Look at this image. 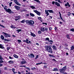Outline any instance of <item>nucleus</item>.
<instances>
[{
    "label": "nucleus",
    "instance_id": "nucleus-61",
    "mask_svg": "<svg viewBox=\"0 0 74 74\" xmlns=\"http://www.w3.org/2000/svg\"><path fill=\"white\" fill-rule=\"evenodd\" d=\"M9 58L10 59H12L13 58L11 56H9Z\"/></svg>",
    "mask_w": 74,
    "mask_h": 74
},
{
    "label": "nucleus",
    "instance_id": "nucleus-59",
    "mask_svg": "<svg viewBox=\"0 0 74 74\" xmlns=\"http://www.w3.org/2000/svg\"><path fill=\"white\" fill-rule=\"evenodd\" d=\"M57 1L59 3H61V2L60 1V0H57Z\"/></svg>",
    "mask_w": 74,
    "mask_h": 74
},
{
    "label": "nucleus",
    "instance_id": "nucleus-11",
    "mask_svg": "<svg viewBox=\"0 0 74 74\" xmlns=\"http://www.w3.org/2000/svg\"><path fill=\"white\" fill-rule=\"evenodd\" d=\"M55 4H56V5H57V7H60V6L59 3H58V2H55Z\"/></svg>",
    "mask_w": 74,
    "mask_h": 74
},
{
    "label": "nucleus",
    "instance_id": "nucleus-62",
    "mask_svg": "<svg viewBox=\"0 0 74 74\" xmlns=\"http://www.w3.org/2000/svg\"><path fill=\"white\" fill-rule=\"evenodd\" d=\"M52 27H50L49 28V29L50 30H52Z\"/></svg>",
    "mask_w": 74,
    "mask_h": 74
},
{
    "label": "nucleus",
    "instance_id": "nucleus-26",
    "mask_svg": "<svg viewBox=\"0 0 74 74\" xmlns=\"http://www.w3.org/2000/svg\"><path fill=\"white\" fill-rule=\"evenodd\" d=\"M14 58H18L19 57H18V56H17V55L16 54H14Z\"/></svg>",
    "mask_w": 74,
    "mask_h": 74
},
{
    "label": "nucleus",
    "instance_id": "nucleus-10",
    "mask_svg": "<svg viewBox=\"0 0 74 74\" xmlns=\"http://www.w3.org/2000/svg\"><path fill=\"white\" fill-rule=\"evenodd\" d=\"M31 36H32V37H34L36 36V35L35 34L32 32H31Z\"/></svg>",
    "mask_w": 74,
    "mask_h": 74
},
{
    "label": "nucleus",
    "instance_id": "nucleus-5",
    "mask_svg": "<svg viewBox=\"0 0 74 74\" xmlns=\"http://www.w3.org/2000/svg\"><path fill=\"white\" fill-rule=\"evenodd\" d=\"M34 12H35V13H36V14L39 16H40V15H41V13L40 12H39L37 11V10H34Z\"/></svg>",
    "mask_w": 74,
    "mask_h": 74
},
{
    "label": "nucleus",
    "instance_id": "nucleus-28",
    "mask_svg": "<svg viewBox=\"0 0 74 74\" xmlns=\"http://www.w3.org/2000/svg\"><path fill=\"white\" fill-rule=\"evenodd\" d=\"M34 1H35L36 2H37L38 4H40V1L38 0H34Z\"/></svg>",
    "mask_w": 74,
    "mask_h": 74
},
{
    "label": "nucleus",
    "instance_id": "nucleus-30",
    "mask_svg": "<svg viewBox=\"0 0 74 74\" xmlns=\"http://www.w3.org/2000/svg\"><path fill=\"white\" fill-rule=\"evenodd\" d=\"M49 38H47L45 39V41H48L49 42Z\"/></svg>",
    "mask_w": 74,
    "mask_h": 74
},
{
    "label": "nucleus",
    "instance_id": "nucleus-35",
    "mask_svg": "<svg viewBox=\"0 0 74 74\" xmlns=\"http://www.w3.org/2000/svg\"><path fill=\"white\" fill-rule=\"evenodd\" d=\"M30 8H31L32 9H33V10H34L35 8V7L33 6H32L30 7Z\"/></svg>",
    "mask_w": 74,
    "mask_h": 74
},
{
    "label": "nucleus",
    "instance_id": "nucleus-36",
    "mask_svg": "<svg viewBox=\"0 0 74 74\" xmlns=\"http://www.w3.org/2000/svg\"><path fill=\"white\" fill-rule=\"evenodd\" d=\"M74 46H72L71 47V51H72V50H73V49H74Z\"/></svg>",
    "mask_w": 74,
    "mask_h": 74
},
{
    "label": "nucleus",
    "instance_id": "nucleus-29",
    "mask_svg": "<svg viewBox=\"0 0 74 74\" xmlns=\"http://www.w3.org/2000/svg\"><path fill=\"white\" fill-rule=\"evenodd\" d=\"M8 63H9L12 64L14 63V62L10 60L8 62Z\"/></svg>",
    "mask_w": 74,
    "mask_h": 74
},
{
    "label": "nucleus",
    "instance_id": "nucleus-56",
    "mask_svg": "<svg viewBox=\"0 0 74 74\" xmlns=\"http://www.w3.org/2000/svg\"><path fill=\"white\" fill-rule=\"evenodd\" d=\"M28 56H29V58H31V54H30V55L29 54L28 55Z\"/></svg>",
    "mask_w": 74,
    "mask_h": 74
},
{
    "label": "nucleus",
    "instance_id": "nucleus-1",
    "mask_svg": "<svg viewBox=\"0 0 74 74\" xmlns=\"http://www.w3.org/2000/svg\"><path fill=\"white\" fill-rule=\"evenodd\" d=\"M45 49L47 51L51 53H52L53 51H52V48L50 46L46 45L45 46Z\"/></svg>",
    "mask_w": 74,
    "mask_h": 74
},
{
    "label": "nucleus",
    "instance_id": "nucleus-51",
    "mask_svg": "<svg viewBox=\"0 0 74 74\" xmlns=\"http://www.w3.org/2000/svg\"><path fill=\"white\" fill-rule=\"evenodd\" d=\"M4 9L5 10V11H7V10H8V9H7V8H4Z\"/></svg>",
    "mask_w": 74,
    "mask_h": 74
},
{
    "label": "nucleus",
    "instance_id": "nucleus-32",
    "mask_svg": "<svg viewBox=\"0 0 74 74\" xmlns=\"http://www.w3.org/2000/svg\"><path fill=\"white\" fill-rule=\"evenodd\" d=\"M66 69V66H65L63 67V68H62L61 70H65Z\"/></svg>",
    "mask_w": 74,
    "mask_h": 74
},
{
    "label": "nucleus",
    "instance_id": "nucleus-41",
    "mask_svg": "<svg viewBox=\"0 0 74 74\" xmlns=\"http://www.w3.org/2000/svg\"><path fill=\"white\" fill-rule=\"evenodd\" d=\"M49 56H50V57H52V58H54V56H53L52 55H51V54H49Z\"/></svg>",
    "mask_w": 74,
    "mask_h": 74
},
{
    "label": "nucleus",
    "instance_id": "nucleus-44",
    "mask_svg": "<svg viewBox=\"0 0 74 74\" xmlns=\"http://www.w3.org/2000/svg\"><path fill=\"white\" fill-rule=\"evenodd\" d=\"M0 26H1L2 27H3V28H5V27L3 25L1 24H0Z\"/></svg>",
    "mask_w": 74,
    "mask_h": 74
},
{
    "label": "nucleus",
    "instance_id": "nucleus-49",
    "mask_svg": "<svg viewBox=\"0 0 74 74\" xmlns=\"http://www.w3.org/2000/svg\"><path fill=\"white\" fill-rule=\"evenodd\" d=\"M55 2L54 1H52V3L53 5H54V4H55Z\"/></svg>",
    "mask_w": 74,
    "mask_h": 74
},
{
    "label": "nucleus",
    "instance_id": "nucleus-63",
    "mask_svg": "<svg viewBox=\"0 0 74 74\" xmlns=\"http://www.w3.org/2000/svg\"><path fill=\"white\" fill-rule=\"evenodd\" d=\"M65 6H68V4H65Z\"/></svg>",
    "mask_w": 74,
    "mask_h": 74
},
{
    "label": "nucleus",
    "instance_id": "nucleus-40",
    "mask_svg": "<svg viewBox=\"0 0 74 74\" xmlns=\"http://www.w3.org/2000/svg\"><path fill=\"white\" fill-rule=\"evenodd\" d=\"M12 4V2H11L9 3V7H11V5Z\"/></svg>",
    "mask_w": 74,
    "mask_h": 74
},
{
    "label": "nucleus",
    "instance_id": "nucleus-27",
    "mask_svg": "<svg viewBox=\"0 0 74 74\" xmlns=\"http://www.w3.org/2000/svg\"><path fill=\"white\" fill-rule=\"evenodd\" d=\"M49 42H50V44L52 45V43L53 42V41L52 40H50V41H49Z\"/></svg>",
    "mask_w": 74,
    "mask_h": 74
},
{
    "label": "nucleus",
    "instance_id": "nucleus-31",
    "mask_svg": "<svg viewBox=\"0 0 74 74\" xmlns=\"http://www.w3.org/2000/svg\"><path fill=\"white\" fill-rule=\"evenodd\" d=\"M21 29H17L16 30V31L17 32V33H19L20 32H21Z\"/></svg>",
    "mask_w": 74,
    "mask_h": 74
},
{
    "label": "nucleus",
    "instance_id": "nucleus-15",
    "mask_svg": "<svg viewBox=\"0 0 74 74\" xmlns=\"http://www.w3.org/2000/svg\"><path fill=\"white\" fill-rule=\"evenodd\" d=\"M60 71L61 73H62V74H64V70H63L62 69H60Z\"/></svg>",
    "mask_w": 74,
    "mask_h": 74
},
{
    "label": "nucleus",
    "instance_id": "nucleus-60",
    "mask_svg": "<svg viewBox=\"0 0 74 74\" xmlns=\"http://www.w3.org/2000/svg\"><path fill=\"white\" fill-rule=\"evenodd\" d=\"M23 42H24L26 43V40H23Z\"/></svg>",
    "mask_w": 74,
    "mask_h": 74
},
{
    "label": "nucleus",
    "instance_id": "nucleus-64",
    "mask_svg": "<svg viewBox=\"0 0 74 74\" xmlns=\"http://www.w3.org/2000/svg\"><path fill=\"white\" fill-rule=\"evenodd\" d=\"M36 45H38H38H39V44L37 43H36Z\"/></svg>",
    "mask_w": 74,
    "mask_h": 74
},
{
    "label": "nucleus",
    "instance_id": "nucleus-21",
    "mask_svg": "<svg viewBox=\"0 0 74 74\" xmlns=\"http://www.w3.org/2000/svg\"><path fill=\"white\" fill-rule=\"evenodd\" d=\"M53 71H58V69L57 68H54L52 70Z\"/></svg>",
    "mask_w": 74,
    "mask_h": 74
},
{
    "label": "nucleus",
    "instance_id": "nucleus-39",
    "mask_svg": "<svg viewBox=\"0 0 74 74\" xmlns=\"http://www.w3.org/2000/svg\"><path fill=\"white\" fill-rule=\"evenodd\" d=\"M52 48H53V49H55V50H56V49H55V48H56V47H55V46H52Z\"/></svg>",
    "mask_w": 74,
    "mask_h": 74
},
{
    "label": "nucleus",
    "instance_id": "nucleus-6",
    "mask_svg": "<svg viewBox=\"0 0 74 74\" xmlns=\"http://www.w3.org/2000/svg\"><path fill=\"white\" fill-rule=\"evenodd\" d=\"M26 63V61L24 59H22V61H21V64H24Z\"/></svg>",
    "mask_w": 74,
    "mask_h": 74
},
{
    "label": "nucleus",
    "instance_id": "nucleus-58",
    "mask_svg": "<svg viewBox=\"0 0 74 74\" xmlns=\"http://www.w3.org/2000/svg\"><path fill=\"white\" fill-rule=\"evenodd\" d=\"M0 63H4V61H3L0 60Z\"/></svg>",
    "mask_w": 74,
    "mask_h": 74
},
{
    "label": "nucleus",
    "instance_id": "nucleus-9",
    "mask_svg": "<svg viewBox=\"0 0 74 74\" xmlns=\"http://www.w3.org/2000/svg\"><path fill=\"white\" fill-rule=\"evenodd\" d=\"M20 67H25L26 69H27L28 70H29V71H30L31 69H30V68H29V67H26L25 66H20Z\"/></svg>",
    "mask_w": 74,
    "mask_h": 74
},
{
    "label": "nucleus",
    "instance_id": "nucleus-52",
    "mask_svg": "<svg viewBox=\"0 0 74 74\" xmlns=\"http://www.w3.org/2000/svg\"><path fill=\"white\" fill-rule=\"evenodd\" d=\"M4 70H7V68L6 67H5L4 68Z\"/></svg>",
    "mask_w": 74,
    "mask_h": 74
},
{
    "label": "nucleus",
    "instance_id": "nucleus-4",
    "mask_svg": "<svg viewBox=\"0 0 74 74\" xmlns=\"http://www.w3.org/2000/svg\"><path fill=\"white\" fill-rule=\"evenodd\" d=\"M10 0L12 1H14V2L16 4L18 5H19L20 6H21V5L19 3V2H18V1H17V0Z\"/></svg>",
    "mask_w": 74,
    "mask_h": 74
},
{
    "label": "nucleus",
    "instance_id": "nucleus-20",
    "mask_svg": "<svg viewBox=\"0 0 74 74\" xmlns=\"http://www.w3.org/2000/svg\"><path fill=\"white\" fill-rule=\"evenodd\" d=\"M35 56L34 54L33 53L31 54V58H34Z\"/></svg>",
    "mask_w": 74,
    "mask_h": 74
},
{
    "label": "nucleus",
    "instance_id": "nucleus-48",
    "mask_svg": "<svg viewBox=\"0 0 74 74\" xmlns=\"http://www.w3.org/2000/svg\"><path fill=\"white\" fill-rule=\"evenodd\" d=\"M45 31H48V28H45Z\"/></svg>",
    "mask_w": 74,
    "mask_h": 74
},
{
    "label": "nucleus",
    "instance_id": "nucleus-43",
    "mask_svg": "<svg viewBox=\"0 0 74 74\" xmlns=\"http://www.w3.org/2000/svg\"><path fill=\"white\" fill-rule=\"evenodd\" d=\"M38 56H38V55H36V58H35V59H37V58H38Z\"/></svg>",
    "mask_w": 74,
    "mask_h": 74
},
{
    "label": "nucleus",
    "instance_id": "nucleus-22",
    "mask_svg": "<svg viewBox=\"0 0 74 74\" xmlns=\"http://www.w3.org/2000/svg\"><path fill=\"white\" fill-rule=\"evenodd\" d=\"M3 45L2 44L0 46V48H1V49H4V47L3 46Z\"/></svg>",
    "mask_w": 74,
    "mask_h": 74
},
{
    "label": "nucleus",
    "instance_id": "nucleus-17",
    "mask_svg": "<svg viewBox=\"0 0 74 74\" xmlns=\"http://www.w3.org/2000/svg\"><path fill=\"white\" fill-rule=\"evenodd\" d=\"M15 70V69H14V68L12 69V71L13 72L14 74H15L16 73H17L16 72H15L14 71Z\"/></svg>",
    "mask_w": 74,
    "mask_h": 74
},
{
    "label": "nucleus",
    "instance_id": "nucleus-12",
    "mask_svg": "<svg viewBox=\"0 0 74 74\" xmlns=\"http://www.w3.org/2000/svg\"><path fill=\"white\" fill-rule=\"evenodd\" d=\"M26 43H27V44H31L32 43L31 42V41H30L29 40H28V39H26Z\"/></svg>",
    "mask_w": 74,
    "mask_h": 74
},
{
    "label": "nucleus",
    "instance_id": "nucleus-25",
    "mask_svg": "<svg viewBox=\"0 0 74 74\" xmlns=\"http://www.w3.org/2000/svg\"><path fill=\"white\" fill-rule=\"evenodd\" d=\"M29 15H30V16H32L33 17L35 16V15L34 14L32 13H30L29 14Z\"/></svg>",
    "mask_w": 74,
    "mask_h": 74
},
{
    "label": "nucleus",
    "instance_id": "nucleus-45",
    "mask_svg": "<svg viewBox=\"0 0 74 74\" xmlns=\"http://www.w3.org/2000/svg\"><path fill=\"white\" fill-rule=\"evenodd\" d=\"M38 33L39 34H41V31H38Z\"/></svg>",
    "mask_w": 74,
    "mask_h": 74
},
{
    "label": "nucleus",
    "instance_id": "nucleus-54",
    "mask_svg": "<svg viewBox=\"0 0 74 74\" xmlns=\"http://www.w3.org/2000/svg\"><path fill=\"white\" fill-rule=\"evenodd\" d=\"M10 48L9 47H7V50L8 51L9 50H10Z\"/></svg>",
    "mask_w": 74,
    "mask_h": 74
},
{
    "label": "nucleus",
    "instance_id": "nucleus-8",
    "mask_svg": "<svg viewBox=\"0 0 74 74\" xmlns=\"http://www.w3.org/2000/svg\"><path fill=\"white\" fill-rule=\"evenodd\" d=\"M7 12H8V13L10 14H12V13H13V12L11 11V10L9 8H8V10H7Z\"/></svg>",
    "mask_w": 74,
    "mask_h": 74
},
{
    "label": "nucleus",
    "instance_id": "nucleus-16",
    "mask_svg": "<svg viewBox=\"0 0 74 74\" xmlns=\"http://www.w3.org/2000/svg\"><path fill=\"white\" fill-rule=\"evenodd\" d=\"M48 11L49 12V13H52L53 14V11L52 10H48Z\"/></svg>",
    "mask_w": 74,
    "mask_h": 74
},
{
    "label": "nucleus",
    "instance_id": "nucleus-42",
    "mask_svg": "<svg viewBox=\"0 0 74 74\" xmlns=\"http://www.w3.org/2000/svg\"><path fill=\"white\" fill-rule=\"evenodd\" d=\"M70 30L71 31H72V32H74V29H73V28L71 29Z\"/></svg>",
    "mask_w": 74,
    "mask_h": 74
},
{
    "label": "nucleus",
    "instance_id": "nucleus-46",
    "mask_svg": "<svg viewBox=\"0 0 74 74\" xmlns=\"http://www.w3.org/2000/svg\"><path fill=\"white\" fill-rule=\"evenodd\" d=\"M18 41L19 42H22V41H21V40H18Z\"/></svg>",
    "mask_w": 74,
    "mask_h": 74
},
{
    "label": "nucleus",
    "instance_id": "nucleus-23",
    "mask_svg": "<svg viewBox=\"0 0 74 74\" xmlns=\"http://www.w3.org/2000/svg\"><path fill=\"white\" fill-rule=\"evenodd\" d=\"M10 27L12 29H15V28H16V27L13 26V25L12 24L11 25Z\"/></svg>",
    "mask_w": 74,
    "mask_h": 74
},
{
    "label": "nucleus",
    "instance_id": "nucleus-13",
    "mask_svg": "<svg viewBox=\"0 0 74 74\" xmlns=\"http://www.w3.org/2000/svg\"><path fill=\"white\" fill-rule=\"evenodd\" d=\"M40 30L41 31V32H45V29L44 28V27H41L40 28Z\"/></svg>",
    "mask_w": 74,
    "mask_h": 74
},
{
    "label": "nucleus",
    "instance_id": "nucleus-47",
    "mask_svg": "<svg viewBox=\"0 0 74 74\" xmlns=\"http://www.w3.org/2000/svg\"><path fill=\"white\" fill-rule=\"evenodd\" d=\"M66 4H68V7H70V5H69V2L66 3Z\"/></svg>",
    "mask_w": 74,
    "mask_h": 74
},
{
    "label": "nucleus",
    "instance_id": "nucleus-14",
    "mask_svg": "<svg viewBox=\"0 0 74 74\" xmlns=\"http://www.w3.org/2000/svg\"><path fill=\"white\" fill-rule=\"evenodd\" d=\"M14 7L17 10H18L20 9V8H19V6H15Z\"/></svg>",
    "mask_w": 74,
    "mask_h": 74
},
{
    "label": "nucleus",
    "instance_id": "nucleus-2",
    "mask_svg": "<svg viewBox=\"0 0 74 74\" xmlns=\"http://www.w3.org/2000/svg\"><path fill=\"white\" fill-rule=\"evenodd\" d=\"M26 23L30 25H33L34 24V21L33 20H26Z\"/></svg>",
    "mask_w": 74,
    "mask_h": 74
},
{
    "label": "nucleus",
    "instance_id": "nucleus-55",
    "mask_svg": "<svg viewBox=\"0 0 74 74\" xmlns=\"http://www.w3.org/2000/svg\"><path fill=\"white\" fill-rule=\"evenodd\" d=\"M39 20H40V19H41V17H38V18Z\"/></svg>",
    "mask_w": 74,
    "mask_h": 74
},
{
    "label": "nucleus",
    "instance_id": "nucleus-33",
    "mask_svg": "<svg viewBox=\"0 0 74 74\" xmlns=\"http://www.w3.org/2000/svg\"><path fill=\"white\" fill-rule=\"evenodd\" d=\"M26 21H25V20H22V21H20V22H21V23H24L25 22H26Z\"/></svg>",
    "mask_w": 74,
    "mask_h": 74
},
{
    "label": "nucleus",
    "instance_id": "nucleus-3",
    "mask_svg": "<svg viewBox=\"0 0 74 74\" xmlns=\"http://www.w3.org/2000/svg\"><path fill=\"white\" fill-rule=\"evenodd\" d=\"M3 34H4V36L5 37H11V35L10 34H7L6 33H5L4 32H2Z\"/></svg>",
    "mask_w": 74,
    "mask_h": 74
},
{
    "label": "nucleus",
    "instance_id": "nucleus-38",
    "mask_svg": "<svg viewBox=\"0 0 74 74\" xmlns=\"http://www.w3.org/2000/svg\"><path fill=\"white\" fill-rule=\"evenodd\" d=\"M43 63H42V62H41V63H38L36 64V65H38L39 64H42Z\"/></svg>",
    "mask_w": 74,
    "mask_h": 74
},
{
    "label": "nucleus",
    "instance_id": "nucleus-7",
    "mask_svg": "<svg viewBox=\"0 0 74 74\" xmlns=\"http://www.w3.org/2000/svg\"><path fill=\"white\" fill-rule=\"evenodd\" d=\"M21 19V16H16L14 18V19L16 21H18V20H19Z\"/></svg>",
    "mask_w": 74,
    "mask_h": 74
},
{
    "label": "nucleus",
    "instance_id": "nucleus-50",
    "mask_svg": "<svg viewBox=\"0 0 74 74\" xmlns=\"http://www.w3.org/2000/svg\"><path fill=\"white\" fill-rule=\"evenodd\" d=\"M44 69H47V66H44Z\"/></svg>",
    "mask_w": 74,
    "mask_h": 74
},
{
    "label": "nucleus",
    "instance_id": "nucleus-53",
    "mask_svg": "<svg viewBox=\"0 0 74 74\" xmlns=\"http://www.w3.org/2000/svg\"><path fill=\"white\" fill-rule=\"evenodd\" d=\"M3 58H2V57L1 56H0V60H2Z\"/></svg>",
    "mask_w": 74,
    "mask_h": 74
},
{
    "label": "nucleus",
    "instance_id": "nucleus-24",
    "mask_svg": "<svg viewBox=\"0 0 74 74\" xmlns=\"http://www.w3.org/2000/svg\"><path fill=\"white\" fill-rule=\"evenodd\" d=\"M48 10H45V13L46 14H49V13L48 12Z\"/></svg>",
    "mask_w": 74,
    "mask_h": 74
},
{
    "label": "nucleus",
    "instance_id": "nucleus-34",
    "mask_svg": "<svg viewBox=\"0 0 74 74\" xmlns=\"http://www.w3.org/2000/svg\"><path fill=\"white\" fill-rule=\"evenodd\" d=\"M35 69H36V68H35V67H34L31 68L32 70L33 71L35 70Z\"/></svg>",
    "mask_w": 74,
    "mask_h": 74
},
{
    "label": "nucleus",
    "instance_id": "nucleus-37",
    "mask_svg": "<svg viewBox=\"0 0 74 74\" xmlns=\"http://www.w3.org/2000/svg\"><path fill=\"white\" fill-rule=\"evenodd\" d=\"M66 37L68 39H70V36L69 35H66Z\"/></svg>",
    "mask_w": 74,
    "mask_h": 74
},
{
    "label": "nucleus",
    "instance_id": "nucleus-19",
    "mask_svg": "<svg viewBox=\"0 0 74 74\" xmlns=\"http://www.w3.org/2000/svg\"><path fill=\"white\" fill-rule=\"evenodd\" d=\"M59 13L60 14V17L61 18V19H62V20H63V18L62 17V14H61L60 13V12H59Z\"/></svg>",
    "mask_w": 74,
    "mask_h": 74
},
{
    "label": "nucleus",
    "instance_id": "nucleus-18",
    "mask_svg": "<svg viewBox=\"0 0 74 74\" xmlns=\"http://www.w3.org/2000/svg\"><path fill=\"white\" fill-rule=\"evenodd\" d=\"M0 38L2 39V40H4V37L3 35H1V36Z\"/></svg>",
    "mask_w": 74,
    "mask_h": 74
},
{
    "label": "nucleus",
    "instance_id": "nucleus-57",
    "mask_svg": "<svg viewBox=\"0 0 74 74\" xmlns=\"http://www.w3.org/2000/svg\"><path fill=\"white\" fill-rule=\"evenodd\" d=\"M60 23L61 25H62L63 24V22H62L61 21H60Z\"/></svg>",
    "mask_w": 74,
    "mask_h": 74
}]
</instances>
